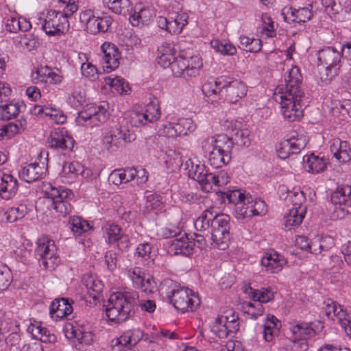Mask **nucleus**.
I'll return each mask as SVG.
<instances>
[{"mask_svg": "<svg viewBox=\"0 0 351 351\" xmlns=\"http://www.w3.org/2000/svg\"><path fill=\"white\" fill-rule=\"evenodd\" d=\"M247 93V86L242 81L227 76L224 88V99L230 104H237Z\"/></svg>", "mask_w": 351, "mask_h": 351, "instance_id": "nucleus-23", "label": "nucleus"}, {"mask_svg": "<svg viewBox=\"0 0 351 351\" xmlns=\"http://www.w3.org/2000/svg\"><path fill=\"white\" fill-rule=\"evenodd\" d=\"M222 198H226L234 204L233 215L239 221H243L254 216H263L267 213L265 202L250 193L239 189L230 190L222 193Z\"/></svg>", "mask_w": 351, "mask_h": 351, "instance_id": "nucleus-2", "label": "nucleus"}, {"mask_svg": "<svg viewBox=\"0 0 351 351\" xmlns=\"http://www.w3.org/2000/svg\"><path fill=\"white\" fill-rule=\"evenodd\" d=\"M285 85L281 91H287L291 93H304L300 87L302 82V75L300 69L296 66H293L285 74Z\"/></svg>", "mask_w": 351, "mask_h": 351, "instance_id": "nucleus-37", "label": "nucleus"}, {"mask_svg": "<svg viewBox=\"0 0 351 351\" xmlns=\"http://www.w3.org/2000/svg\"><path fill=\"white\" fill-rule=\"evenodd\" d=\"M109 181L115 185L128 183L131 181L130 168L115 169L109 176Z\"/></svg>", "mask_w": 351, "mask_h": 351, "instance_id": "nucleus-60", "label": "nucleus"}, {"mask_svg": "<svg viewBox=\"0 0 351 351\" xmlns=\"http://www.w3.org/2000/svg\"><path fill=\"white\" fill-rule=\"evenodd\" d=\"M104 237L108 244H116L122 250L129 247V237L118 225L108 224L104 227Z\"/></svg>", "mask_w": 351, "mask_h": 351, "instance_id": "nucleus-28", "label": "nucleus"}, {"mask_svg": "<svg viewBox=\"0 0 351 351\" xmlns=\"http://www.w3.org/2000/svg\"><path fill=\"white\" fill-rule=\"evenodd\" d=\"M227 76L217 78H209L202 86V93L206 97L210 98L211 101L221 99L223 97Z\"/></svg>", "mask_w": 351, "mask_h": 351, "instance_id": "nucleus-29", "label": "nucleus"}, {"mask_svg": "<svg viewBox=\"0 0 351 351\" xmlns=\"http://www.w3.org/2000/svg\"><path fill=\"white\" fill-rule=\"evenodd\" d=\"M194 242L190 240L185 233H181L171 243L170 250L175 254L190 256L192 254Z\"/></svg>", "mask_w": 351, "mask_h": 351, "instance_id": "nucleus-39", "label": "nucleus"}, {"mask_svg": "<svg viewBox=\"0 0 351 351\" xmlns=\"http://www.w3.org/2000/svg\"><path fill=\"white\" fill-rule=\"evenodd\" d=\"M239 326L238 315L233 309L230 308L215 318L210 326V330L219 338L223 339L230 332H236Z\"/></svg>", "mask_w": 351, "mask_h": 351, "instance_id": "nucleus-11", "label": "nucleus"}, {"mask_svg": "<svg viewBox=\"0 0 351 351\" xmlns=\"http://www.w3.org/2000/svg\"><path fill=\"white\" fill-rule=\"evenodd\" d=\"M34 83L45 85H60L64 80L62 71L56 67L40 66L32 73Z\"/></svg>", "mask_w": 351, "mask_h": 351, "instance_id": "nucleus-20", "label": "nucleus"}, {"mask_svg": "<svg viewBox=\"0 0 351 351\" xmlns=\"http://www.w3.org/2000/svg\"><path fill=\"white\" fill-rule=\"evenodd\" d=\"M73 195L71 190H63L58 197L53 199L52 207L58 213L62 215L69 214L71 210V205L69 199L73 197Z\"/></svg>", "mask_w": 351, "mask_h": 351, "instance_id": "nucleus-45", "label": "nucleus"}, {"mask_svg": "<svg viewBox=\"0 0 351 351\" xmlns=\"http://www.w3.org/2000/svg\"><path fill=\"white\" fill-rule=\"evenodd\" d=\"M63 332L66 339L71 341L73 346L77 350H84L93 344L95 336L88 325L79 322L67 323L64 325Z\"/></svg>", "mask_w": 351, "mask_h": 351, "instance_id": "nucleus-5", "label": "nucleus"}, {"mask_svg": "<svg viewBox=\"0 0 351 351\" xmlns=\"http://www.w3.org/2000/svg\"><path fill=\"white\" fill-rule=\"evenodd\" d=\"M185 167L188 169L189 176L197 181L202 190L208 192L212 189L213 173H208L204 165L194 164L191 159H189L186 161Z\"/></svg>", "mask_w": 351, "mask_h": 351, "instance_id": "nucleus-22", "label": "nucleus"}, {"mask_svg": "<svg viewBox=\"0 0 351 351\" xmlns=\"http://www.w3.org/2000/svg\"><path fill=\"white\" fill-rule=\"evenodd\" d=\"M19 324L13 319L10 312L0 309V341L4 340L7 335H12L15 341H18L19 336Z\"/></svg>", "mask_w": 351, "mask_h": 351, "instance_id": "nucleus-30", "label": "nucleus"}, {"mask_svg": "<svg viewBox=\"0 0 351 351\" xmlns=\"http://www.w3.org/2000/svg\"><path fill=\"white\" fill-rule=\"evenodd\" d=\"M28 213V208L25 204H20L17 207L10 208L6 213V219L12 223L23 218Z\"/></svg>", "mask_w": 351, "mask_h": 351, "instance_id": "nucleus-61", "label": "nucleus"}, {"mask_svg": "<svg viewBox=\"0 0 351 351\" xmlns=\"http://www.w3.org/2000/svg\"><path fill=\"white\" fill-rule=\"evenodd\" d=\"M31 27L30 22L22 16H12L5 21V29L10 33H16L19 30L27 32Z\"/></svg>", "mask_w": 351, "mask_h": 351, "instance_id": "nucleus-49", "label": "nucleus"}, {"mask_svg": "<svg viewBox=\"0 0 351 351\" xmlns=\"http://www.w3.org/2000/svg\"><path fill=\"white\" fill-rule=\"evenodd\" d=\"M331 202L335 208L331 214L333 219H343L351 214V186L349 185L339 186L332 193Z\"/></svg>", "mask_w": 351, "mask_h": 351, "instance_id": "nucleus-14", "label": "nucleus"}, {"mask_svg": "<svg viewBox=\"0 0 351 351\" xmlns=\"http://www.w3.org/2000/svg\"><path fill=\"white\" fill-rule=\"evenodd\" d=\"M196 129L193 120L186 117H171L157 125V132L159 135L175 138L186 136Z\"/></svg>", "mask_w": 351, "mask_h": 351, "instance_id": "nucleus-8", "label": "nucleus"}, {"mask_svg": "<svg viewBox=\"0 0 351 351\" xmlns=\"http://www.w3.org/2000/svg\"><path fill=\"white\" fill-rule=\"evenodd\" d=\"M81 169L82 164L78 162H64L59 173L60 179L64 184L73 183L80 176Z\"/></svg>", "mask_w": 351, "mask_h": 351, "instance_id": "nucleus-42", "label": "nucleus"}, {"mask_svg": "<svg viewBox=\"0 0 351 351\" xmlns=\"http://www.w3.org/2000/svg\"><path fill=\"white\" fill-rule=\"evenodd\" d=\"M138 298L137 291L124 289L110 294L105 305L106 315L110 322L121 323L132 315V304Z\"/></svg>", "mask_w": 351, "mask_h": 351, "instance_id": "nucleus-3", "label": "nucleus"}, {"mask_svg": "<svg viewBox=\"0 0 351 351\" xmlns=\"http://www.w3.org/2000/svg\"><path fill=\"white\" fill-rule=\"evenodd\" d=\"M324 312L328 319L337 321L341 328L346 327L351 321V313L336 302L328 300L324 307Z\"/></svg>", "mask_w": 351, "mask_h": 351, "instance_id": "nucleus-31", "label": "nucleus"}, {"mask_svg": "<svg viewBox=\"0 0 351 351\" xmlns=\"http://www.w3.org/2000/svg\"><path fill=\"white\" fill-rule=\"evenodd\" d=\"M280 114L288 122L300 121L303 117L301 99L304 93H291L287 91H280Z\"/></svg>", "mask_w": 351, "mask_h": 351, "instance_id": "nucleus-7", "label": "nucleus"}, {"mask_svg": "<svg viewBox=\"0 0 351 351\" xmlns=\"http://www.w3.org/2000/svg\"><path fill=\"white\" fill-rule=\"evenodd\" d=\"M104 80L106 85L120 95H129L131 92L129 84L121 77L107 76L104 77Z\"/></svg>", "mask_w": 351, "mask_h": 351, "instance_id": "nucleus-50", "label": "nucleus"}, {"mask_svg": "<svg viewBox=\"0 0 351 351\" xmlns=\"http://www.w3.org/2000/svg\"><path fill=\"white\" fill-rule=\"evenodd\" d=\"M230 217L224 214L217 213L214 221L211 223V230H218L220 232L223 230L230 231Z\"/></svg>", "mask_w": 351, "mask_h": 351, "instance_id": "nucleus-63", "label": "nucleus"}, {"mask_svg": "<svg viewBox=\"0 0 351 351\" xmlns=\"http://www.w3.org/2000/svg\"><path fill=\"white\" fill-rule=\"evenodd\" d=\"M155 16L156 10L152 5L138 3L135 5L129 19L132 26L141 27L149 25Z\"/></svg>", "mask_w": 351, "mask_h": 351, "instance_id": "nucleus-24", "label": "nucleus"}, {"mask_svg": "<svg viewBox=\"0 0 351 351\" xmlns=\"http://www.w3.org/2000/svg\"><path fill=\"white\" fill-rule=\"evenodd\" d=\"M217 211L213 208L204 210L194 221V227L197 231L204 232L211 228V223L216 217Z\"/></svg>", "mask_w": 351, "mask_h": 351, "instance_id": "nucleus-47", "label": "nucleus"}, {"mask_svg": "<svg viewBox=\"0 0 351 351\" xmlns=\"http://www.w3.org/2000/svg\"><path fill=\"white\" fill-rule=\"evenodd\" d=\"M126 274L135 289L145 293H152L157 291V282L154 278L146 274L140 267H132L126 269Z\"/></svg>", "mask_w": 351, "mask_h": 351, "instance_id": "nucleus-19", "label": "nucleus"}, {"mask_svg": "<svg viewBox=\"0 0 351 351\" xmlns=\"http://www.w3.org/2000/svg\"><path fill=\"white\" fill-rule=\"evenodd\" d=\"M341 55L333 47H326L317 53V60L321 64L326 66L324 73L321 72L323 81H330L338 74Z\"/></svg>", "mask_w": 351, "mask_h": 351, "instance_id": "nucleus-13", "label": "nucleus"}, {"mask_svg": "<svg viewBox=\"0 0 351 351\" xmlns=\"http://www.w3.org/2000/svg\"><path fill=\"white\" fill-rule=\"evenodd\" d=\"M146 124L154 123L159 120L161 116L160 108L158 104L150 102L144 107H141Z\"/></svg>", "mask_w": 351, "mask_h": 351, "instance_id": "nucleus-55", "label": "nucleus"}, {"mask_svg": "<svg viewBox=\"0 0 351 351\" xmlns=\"http://www.w3.org/2000/svg\"><path fill=\"white\" fill-rule=\"evenodd\" d=\"M144 332L139 328L128 330L119 337L112 341L113 349L117 346H132L136 345L143 337Z\"/></svg>", "mask_w": 351, "mask_h": 351, "instance_id": "nucleus-38", "label": "nucleus"}, {"mask_svg": "<svg viewBox=\"0 0 351 351\" xmlns=\"http://www.w3.org/2000/svg\"><path fill=\"white\" fill-rule=\"evenodd\" d=\"M281 327L280 322L273 315H267L263 323V337L265 341L271 342L278 335Z\"/></svg>", "mask_w": 351, "mask_h": 351, "instance_id": "nucleus-44", "label": "nucleus"}, {"mask_svg": "<svg viewBox=\"0 0 351 351\" xmlns=\"http://www.w3.org/2000/svg\"><path fill=\"white\" fill-rule=\"evenodd\" d=\"M18 190V181L8 171H0V196L9 199Z\"/></svg>", "mask_w": 351, "mask_h": 351, "instance_id": "nucleus-36", "label": "nucleus"}, {"mask_svg": "<svg viewBox=\"0 0 351 351\" xmlns=\"http://www.w3.org/2000/svg\"><path fill=\"white\" fill-rule=\"evenodd\" d=\"M200 145L204 153L208 154L209 163L213 167H221L230 161L232 143L228 136H207L201 141Z\"/></svg>", "mask_w": 351, "mask_h": 351, "instance_id": "nucleus-4", "label": "nucleus"}, {"mask_svg": "<svg viewBox=\"0 0 351 351\" xmlns=\"http://www.w3.org/2000/svg\"><path fill=\"white\" fill-rule=\"evenodd\" d=\"M287 263L285 256L275 250L265 252L261 259V265L263 269L271 274L280 272Z\"/></svg>", "mask_w": 351, "mask_h": 351, "instance_id": "nucleus-25", "label": "nucleus"}, {"mask_svg": "<svg viewBox=\"0 0 351 351\" xmlns=\"http://www.w3.org/2000/svg\"><path fill=\"white\" fill-rule=\"evenodd\" d=\"M71 229L76 236H80L92 230L89 223L80 217H73L70 219Z\"/></svg>", "mask_w": 351, "mask_h": 351, "instance_id": "nucleus-58", "label": "nucleus"}, {"mask_svg": "<svg viewBox=\"0 0 351 351\" xmlns=\"http://www.w3.org/2000/svg\"><path fill=\"white\" fill-rule=\"evenodd\" d=\"M306 211L304 208H291L284 217V223L286 228L291 229L292 228L300 226L303 221Z\"/></svg>", "mask_w": 351, "mask_h": 351, "instance_id": "nucleus-48", "label": "nucleus"}, {"mask_svg": "<svg viewBox=\"0 0 351 351\" xmlns=\"http://www.w3.org/2000/svg\"><path fill=\"white\" fill-rule=\"evenodd\" d=\"M315 193L308 187H293L289 195V202L292 204V208H304L307 211L310 203L315 200Z\"/></svg>", "mask_w": 351, "mask_h": 351, "instance_id": "nucleus-26", "label": "nucleus"}, {"mask_svg": "<svg viewBox=\"0 0 351 351\" xmlns=\"http://www.w3.org/2000/svg\"><path fill=\"white\" fill-rule=\"evenodd\" d=\"M44 173L43 167L36 163H30L22 167L19 171L20 178L27 182H32L40 178Z\"/></svg>", "mask_w": 351, "mask_h": 351, "instance_id": "nucleus-46", "label": "nucleus"}, {"mask_svg": "<svg viewBox=\"0 0 351 351\" xmlns=\"http://www.w3.org/2000/svg\"><path fill=\"white\" fill-rule=\"evenodd\" d=\"M135 139L134 134L124 127L116 125L106 128L102 133V144L109 149L118 147L122 142L131 143Z\"/></svg>", "mask_w": 351, "mask_h": 351, "instance_id": "nucleus-17", "label": "nucleus"}, {"mask_svg": "<svg viewBox=\"0 0 351 351\" xmlns=\"http://www.w3.org/2000/svg\"><path fill=\"white\" fill-rule=\"evenodd\" d=\"M285 141L289 143V146L293 154H299L302 149H304L307 143V138L303 134H298L296 132H292Z\"/></svg>", "mask_w": 351, "mask_h": 351, "instance_id": "nucleus-52", "label": "nucleus"}, {"mask_svg": "<svg viewBox=\"0 0 351 351\" xmlns=\"http://www.w3.org/2000/svg\"><path fill=\"white\" fill-rule=\"evenodd\" d=\"M289 330L293 341L306 340L316 334L311 322L293 321L289 323Z\"/></svg>", "mask_w": 351, "mask_h": 351, "instance_id": "nucleus-35", "label": "nucleus"}, {"mask_svg": "<svg viewBox=\"0 0 351 351\" xmlns=\"http://www.w3.org/2000/svg\"><path fill=\"white\" fill-rule=\"evenodd\" d=\"M303 163L304 169L311 173H319L323 172L326 169L328 164L327 159L322 156L311 154L310 155H305L303 157Z\"/></svg>", "mask_w": 351, "mask_h": 351, "instance_id": "nucleus-41", "label": "nucleus"}, {"mask_svg": "<svg viewBox=\"0 0 351 351\" xmlns=\"http://www.w3.org/2000/svg\"><path fill=\"white\" fill-rule=\"evenodd\" d=\"M211 47L217 53L223 56H234L237 50L234 45L227 41H221L219 39H213L210 41Z\"/></svg>", "mask_w": 351, "mask_h": 351, "instance_id": "nucleus-57", "label": "nucleus"}, {"mask_svg": "<svg viewBox=\"0 0 351 351\" xmlns=\"http://www.w3.org/2000/svg\"><path fill=\"white\" fill-rule=\"evenodd\" d=\"M47 143L53 149L71 150L74 147L75 141L64 128H57L51 132Z\"/></svg>", "mask_w": 351, "mask_h": 351, "instance_id": "nucleus-27", "label": "nucleus"}, {"mask_svg": "<svg viewBox=\"0 0 351 351\" xmlns=\"http://www.w3.org/2000/svg\"><path fill=\"white\" fill-rule=\"evenodd\" d=\"M100 50L104 71L108 73L117 69L121 59V53L117 46L110 42H105L101 45Z\"/></svg>", "mask_w": 351, "mask_h": 351, "instance_id": "nucleus-21", "label": "nucleus"}, {"mask_svg": "<svg viewBox=\"0 0 351 351\" xmlns=\"http://www.w3.org/2000/svg\"><path fill=\"white\" fill-rule=\"evenodd\" d=\"M179 56L177 55V49L173 43H164L157 50L156 60L162 68L171 67L173 71V66L177 62Z\"/></svg>", "mask_w": 351, "mask_h": 351, "instance_id": "nucleus-32", "label": "nucleus"}, {"mask_svg": "<svg viewBox=\"0 0 351 351\" xmlns=\"http://www.w3.org/2000/svg\"><path fill=\"white\" fill-rule=\"evenodd\" d=\"M73 307L67 299L61 298L53 301L50 306V315L55 320L61 319L71 315Z\"/></svg>", "mask_w": 351, "mask_h": 351, "instance_id": "nucleus-43", "label": "nucleus"}, {"mask_svg": "<svg viewBox=\"0 0 351 351\" xmlns=\"http://www.w3.org/2000/svg\"><path fill=\"white\" fill-rule=\"evenodd\" d=\"M64 12L48 10L44 18H40L43 29L49 36H60L69 27V21Z\"/></svg>", "mask_w": 351, "mask_h": 351, "instance_id": "nucleus-12", "label": "nucleus"}, {"mask_svg": "<svg viewBox=\"0 0 351 351\" xmlns=\"http://www.w3.org/2000/svg\"><path fill=\"white\" fill-rule=\"evenodd\" d=\"M131 181H135L138 186L143 185L148 180V173L144 168H130Z\"/></svg>", "mask_w": 351, "mask_h": 351, "instance_id": "nucleus-64", "label": "nucleus"}, {"mask_svg": "<svg viewBox=\"0 0 351 351\" xmlns=\"http://www.w3.org/2000/svg\"><path fill=\"white\" fill-rule=\"evenodd\" d=\"M145 207L148 211L157 214L162 210L164 206L160 196L152 194L147 196Z\"/></svg>", "mask_w": 351, "mask_h": 351, "instance_id": "nucleus-62", "label": "nucleus"}, {"mask_svg": "<svg viewBox=\"0 0 351 351\" xmlns=\"http://www.w3.org/2000/svg\"><path fill=\"white\" fill-rule=\"evenodd\" d=\"M83 283L86 286L88 293L93 299L101 293L104 289V285L101 280L93 275L84 276Z\"/></svg>", "mask_w": 351, "mask_h": 351, "instance_id": "nucleus-51", "label": "nucleus"}, {"mask_svg": "<svg viewBox=\"0 0 351 351\" xmlns=\"http://www.w3.org/2000/svg\"><path fill=\"white\" fill-rule=\"evenodd\" d=\"M40 264L47 269L53 270L60 262L55 241L46 236L39 237L35 249Z\"/></svg>", "mask_w": 351, "mask_h": 351, "instance_id": "nucleus-9", "label": "nucleus"}, {"mask_svg": "<svg viewBox=\"0 0 351 351\" xmlns=\"http://www.w3.org/2000/svg\"><path fill=\"white\" fill-rule=\"evenodd\" d=\"M23 108V104L19 102H10L0 106V120H10L15 118Z\"/></svg>", "mask_w": 351, "mask_h": 351, "instance_id": "nucleus-54", "label": "nucleus"}, {"mask_svg": "<svg viewBox=\"0 0 351 351\" xmlns=\"http://www.w3.org/2000/svg\"><path fill=\"white\" fill-rule=\"evenodd\" d=\"M212 245L213 247L221 250H226L230 242V231L223 230V232L217 230H212L211 232Z\"/></svg>", "mask_w": 351, "mask_h": 351, "instance_id": "nucleus-53", "label": "nucleus"}, {"mask_svg": "<svg viewBox=\"0 0 351 351\" xmlns=\"http://www.w3.org/2000/svg\"><path fill=\"white\" fill-rule=\"evenodd\" d=\"M202 66V60L199 56H179L177 62L173 66V74L178 77H194L198 75Z\"/></svg>", "mask_w": 351, "mask_h": 351, "instance_id": "nucleus-16", "label": "nucleus"}, {"mask_svg": "<svg viewBox=\"0 0 351 351\" xmlns=\"http://www.w3.org/2000/svg\"><path fill=\"white\" fill-rule=\"evenodd\" d=\"M227 127L229 130L230 142L236 143L241 147H247L250 144V131L247 128L242 129L241 123L227 121Z\"/></svg>", "mask_w": 351, "mask_h": 351, "instance_id": "nucleus-34", "label": "nucleus"}, {"mask_svg": "<svg viewBox=\"0 0 351 351\" xmlns=\"http://www.w3.org/2000/svg\"><path fill=\"white\" fill-rule=\"evenodd\" d=\"M104 4L112 12L117 14H125L129 10V0H103Z\"/></svg>", "mask_w": 351, "mask_h": 351, "instance_id": "nucleus-59", "label": "nucleus"}, {"mask_svg": "<svg viewBox=\"0 0 351 351\" xmlns=\"http://www.w3.org/2000/svg\"><path fill=\"white\" fill-rule=\"evenodd\" d=\"M167 296L174 308L183 313L195 311L200 304L198 295L192 290L176 285L167 293Z\"/></svg>", "mask_w": 351, "mask_h": 351, "instance_id": "nucleus-6", "label": "nucleus"}, {"mask_svg": "<svg viewBox=\"0 0 351 351\" xmlns=\"http://www.w3.org/2000/svg\"><path fill=\"white\" fill-rule=\"evenodd\" d=\"M31 113L48 117L51 122L56 124H63L66 121V117L63 112L52 104L35 105L31 109Z\"/></svg>", "mask_w": 351, "mask_h": 351, "instance_id": "nucleus-33", "label": "nucleus"}, {"mask_svg": "<svg viewBox=\"0 0 351 351\" xmlns=\"http://www.w3.org/2000/svg\"><path fill=\"white\" fill-rule=\"evenodd\" d=\"M188 14L183 12H169L167 16L157 18L158 27L171 34H179L188 23Z\"/></svg>", "mask_w": 351, "mask_h": 351, "instance_id": "nucleus-18", "label": "nucleus"}, {"mask_svg": "<svg viewBox=\"0 0 351 351\" xmlns=\"http://www.w3.org/2000/svg\"><path fill=\"white\" fill-rule=\"evenodd\" d=\"M80 21L91 34L106 32L113 22L112 18L108 14L95 15L94 11L90 9L81 12Z\"/></svg>", "mask_w": 351, "mask_h": 351, "instance_id": "nucleus-15", "label": "nucleus"}, {"mask_svg": "<svg viewBox=\"0 0 351 351\" xmlns=\"http://www.w3.org/2000/svg\"><path fill=\"white\" fill-rule=\"evenodd\" d=\"M330 149L334 157L339 162H347L350 158V152L351 149L349 148L346 141H341L339 138H334L330 141Z\"/></svg>", "mask_w": 351, "mask_h": 351, "instance_id": "nucleus-40", "label": "nucleus"}, {"mask_svg": "<svg viewBox=\"0 0 351 351\" xmlns=\"http://www.w3.org/2000/svg\"><path fill=\"white\" fill-rule=\"evenodd\" d=\"M248 294L254 302L244 303L242 308L243 313L247 314L250 318L256 319L263 315L264 308L262 303L271 301L274 298V292L271 289H254L250 288Z\"/></svg>", "mask_w": 351, "mask_h": 351, "instance_id": "nucleus-10", "label": "nucleus"}, {"mask_svg": "<svg viewBox=\"0 0 351 351\" xmlns=\"http://www.w3.org/2000/svg\"><path fill=\"white\" fill-rule=\"evenodd\" d=\"M86 101L85 91L79 86H75L67 97V104L73 108L78 109L86 105L84 109L80 111L75 118L76 124L79 126L92 128L104 123L109 116L108 104L104 102L99 105L95 104L88 105Z\"/></svg>", "mask_w": 351, "mask_h": 351, "instance_id": "nucleus-1", "label": "nucleus"}, {"mask_svg": "<svg viewBox=\"0 0 351 351\" xmlns=\"http://www.w3.org/2000/svg\"><path fill=\"white\" fill-rule=\"evenodd\" d=\"M124 118L127 123L132 127H141L147 125L140 106H135L132 110L127 112Z\"/></svg>", "mask_w": 351, "mask_h": 351, "instance_id": "nucleus-56", "label": "nucleus"}]
</instances>
